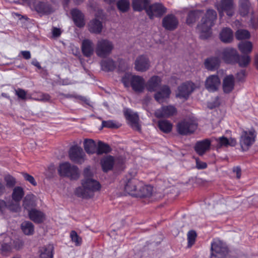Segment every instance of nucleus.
Listing matches in <instances>:
<instances>
[{
  "instance_id": "nucleus-41",
  "label": "nucleus",
  "mask_w": 258,
  "mask_h": 258,
  "mask_svg": "<svg viewBox=\"0 0 258 258\" xmlns=\"http://www.w3.org/2000/svg\"><path fill=\"white\" fill-rule=\"evenodd\" d=\"M1 237L5 238L1 245V249L2 251L8 252L11 251L12 248L11 243L9 242L11 241V238L9 236H7L5 234H2Z\"/></svg>"
},
{
  "instance_id": "nucleus-43",
  "label": "nucleus",
  "mask_w": 258,
  "mask_h": 258,
  "mask_svg": "<svg viewBox=\"0 0 258 258\" xmlns=\"http://www.w3.org/2000/svg\"><path fill=\"white\" fill-rule=\"evenodd\" d=\"M24 194L23 189L20 187H16L13 189L12 198L15 202H20Z\"/></svg>"
},
{
  "instance_id": "nucleus-4",
  "label": "nucleus",
  "mask_w": 258,
  "mask_h": 258,
  "mask_svg": "<svg viewBox=\"0 0 258 258\" xmlns=\"http://www.w3.org/2000/svg\"><path fill=\"white\" fill-rule=\"evenodd\" d=\"M113 48L112 42L107 39H101L97 42L95 52L98 56L105 58L111 53Z\"/></svg>"
},
{
  "instance_id": "nucleus-9",
  "label": "nucleus",
  "mask_w": 258,
  "mask_h": 258,
  "mask_svg": "<svg viewBox=\"0 0 258 258\" xmlns=\"http://www.w3.org/2000/svg\"><path fill=\"white\" fill-rule=\"evenodd\" d=\"M220 18L224 16V13L231 17L234 13V7L233 0H221L220 3L216 5Z\"/></svg>"
},
{
  "instance_id": "nucleus-25",
  "label": "nucleus",
  "mask_w": 258,
  "mask_h": 258,
  "mask_svg": "<svg viewBox=\"0 0 258 258\" xmlns=\"http://www.w3.org/2000/svg\"><path fill=\"white\" fill-rule=\"evenodd\" d=\"M71 14L76 25L78 27H83L85 25L84 16L82 13L77 9L72 10Z\"/></svg>"
},
{
  "instance_id": "nucleus-49",
  "label": "nucleus",
  "mask_w": 258,
  "mask_h": 258,
  "mask_svg": "<svg viewBox=\"0 0 258 258\" xmlns=\"http://www.w3.org/2000/svg\"><path fill=\"white\" fill-rule=\"evenodd\" d=\"M5 181L6 182L7 187L10 188L13 187L16 183L15 179L10 175H7L4 178Z\"/></svg>"
},
{
  "instance_id": "nucleus-36",
  "label": "nucleus",
  "mask_w": 258,
  "mask_h": 258,
  "mask_svg": "<svg viewBox=\"0 0 258 258\" xmlns=\"http://www.w3.org/2000/svg\"><path fill=\"white\" fill-rule=\"evenodd\" d=\"M158 126L159 129L165 133H168L172 130V124L168 120H161L158 122Z\"/></svg>"
},
{
  "instance_id": "nucleus-33",
  "label": "nucleus",
  "mask_w": 258,
  "mask_h": 258,
  "mask_svg": "<svg viewBox=\"0 0 258 258\" xmlns=\"http://www.w3.org/2000/svg\"><path fill=\"white\" fill-rule=\"evenodd\" d=\"M83 144L84 149L88 154H93L96 152L97 144L93 140L86 139Z\"/></svg>"
},
{
  "instance_id": "nucleus-57",
  "label": "nucleus",
  "mask_w": 258,
  "mask_h": 258,
  "mask_svg": "<svg viewBox=\"0 0 258 258\" xmlns=\"http://www.w3.org/2000/svg\"><path fill=\"white\" fill-rule=\"evenodd\" d=\"M50 96L49 94L46 93H42L39 96L35 99L36 100L43 102H46L50 100Z\"/></svg>"
},
{
  "instance_id": "nucleus-1",
  "label": "nucleus",
  "mask_w": 258,
  "mask_h": 258,
  "mask_svg": "<svg viewBox=\"0 0 258 258\" xmlns=\"http://www.w3.org/2000/svg\"><path fill=\"white\" fill-rule=\"evenodd\" d=\"M84 178L82 181V186L76 188V194L83 198H90L94 196V193L100 188L99 183L92 178V174L89 168H86L84 171Z\"/></svg>"
},
{
  "instance_id": "nucleus-18",
  "label": "nucleus",
  "mask_w": 258,
  "mask_h": 258,
  "mask_svg": "<svg viewBox=\"0 0 258 258\" xmlns=\"http://www.w3.org/2000/svg\"><path fill=\"white\" fill-rule=\"evenodd\" d=\"M161 84V79L157 76H152L145 84L147 90L149 92H155L159 89Z\"/></svg>"
},
{
  "instance_id": "nucleus-52",
  "label": "nucleus",
  "mask_w": 258,
  "mask_h": 258,
  "mask_svg": "<svg viewBox=\"0 0 258 258\" xmlns=\"http://www.w3.org/2000/svg\"><path fill=\"white\" fill-rule=\"evenodd\" d=\"M196 236V233L194 231L191 230L188 232L187 240L188 246H191L194 244Z\"/></svg>"
},
{
  "instance_id": "nucleus-17",
  "label": "nucleus",
  "mask_w": 258,
  "mask_h": 258,
  "mask_svg": "<svg viewBox=\"0 0 258 258\" xmlns=\"http://www.w3.org/2000/svg\"><path fill=\"white\" fill-rule=\"evenodd\" d=\"M124 115L126 119L129 121L133 128L137 130H140V125L139 124V116L136 113L133 112L130 109H126L124 111Z\"/></svg>"
},
{
  "instance_id": "nucleus-35",
  "label": "nucleus",
  "mask_w": 258,
  "mask_h": 258,
  "mask_svg": "<svg viewBox=\"0 0 258 258\" xmlns=\"http://www.w3.org/2000/svg\"><path fill=\"white\" fill-rule=\"evenodd\" d=\"M101 163L104 171L106 172L111 170L114 164L113 157L111 156H107L102 159Z\"/></svg>"
},
{
  "instance_id": "nucleus-32",
  "label": "nucleus",
  "mask_w": 258,
  "mask_h": 258,
  "mask_svg": "<svg viewBox=\"0 0 258 258\" xmlns=\"http://www.w3.org/2000/svg\"><path fill=\"white\" fill-rule=\"evenodd\" d=\"M152 191L153 188L151 186L145 185L144 183L142 182V186H140L138 187V190H137V194L136 197H149L151 195Z\"/></svg>"
},
{
  "instance_id": "nucleus-26",
  "label": "nucleus",
  "mask_w": 258,
  "mask_h": 258,
  "mask_svg": "<svg viewBox=\"0 0 258 258\" xmlns=\"http://www.w3.org/2000/svg\"><path fill=\"white\" fill-rule=\"evenodd\" d=\"M214 140L217 143V147L219 148L222 147H228V146L234 147L237 144L236 139L230 138L228 139L224 136L215 138Z\"/></svg>"
},
{
  "instance_id": "nucleus-40",
  "label": "nucleus",
  "mask_w": 258,
  "mask_h": 258,
  "mask_svg": "<svg viewBox=\"0 0 258 258\" xmlns=\"http://www.w3.org/2000/svg\"><path fill=\"white\" fill-rule=\"evenodd\" d=\"M101 66L102 70L106 72L111 71L115 68L114 62L110 59L102 61Z\"/></svg>"
},
{
  "instance_id": "nucleus-58",
  "label": "nucleus",
  "mask_w": 258,
  "mask_h": 258,
  "mask_svg": "<svg viewBox=\"0 0 258 258\" xmlns=\"http://www.w3.org/2000/svg\"><path fill=\"white\" fill-rule=\"evenodd\" d=\"M102 125L103 127L108 128H113L116 127L115 123L111 120L103 121L102 122Z\"/></svg>"
},
{
  "instance_id": "nucleus-13",
  "label": "nucleus",
  "mask_w": 258,
  "mask_h": 258,
  "mask_svg": "<svg viewBox=\"0 0 258 258\" xmlns=\"http://www.w3.org/2000/svg\"><path fill=\"white\" fill-rule=\"evenodd\" d=\"M146 12L151 19L160 17L166 12V8L161 3H155L146 9Z\"/></svg>"
},
{
  "instance_id": "nucleus-48",
  "label": "nucleus",
  "mask_w": 258,
  "mask_h": 258,
  "mask_svg": "<svg viewBox=\"0 0 258 258\" xmlns=\"http://www.w3.org/2000/svg\"><path fill=\"white\" fill-rule=\"evenodd\" d=\"M200 12L199 11H191L188 13L187 19L186 23L190 25L194 23L197 18V16L199 15Z\"/></svg>"
},
{
  "instance_id": "nucleus-24",
  "label": "nucleus",
  "mask_w": 258,
  "mask_h": 258,
  "mask_svg": "<svg viewBox=\"0 0 258 258\" xmlns=\"http://www.w3.org/2000/svg\"><path fill=\"white\" fill-rule=\"evenodd\" d=\"M235 81L232 75H229L225 77L223 81L222 87L224 93H229L234 89Z\"/></svg>"
},
{
  "instance_id": "nucleus-31",
  "label": "nucleus",
  "mask_w": 258,
  "mask_h": 258,
  "mask_svg": "<svg viewBox=\"0 0 258 258\" xmlns=\"http://www.w3.org/2000/svg\"><path fill=\"white\" fill-rule=\"evenodd\" d=\"M150 3V0H133L132 6L134 10L140 12L146 10Z\"/></svg>"
},
{
  "instance_id": "nucleus-12",
  "label": "nucleus",
  "mask_w": 258,
  "mask_h": 258,
  "mask_svg": "<svg viewBox=\"0 0 258 258\" xmlns=\"http://www.w3.org/2000/svg\"><path fill=\"white\" fill-rule=\"evenodd\" d=\"M195 88V85L192 82H185L178 87L176 96L178 98L186 99Z\"/></svg>"
},
{
  "instance_id": "nucleus-39",
  "label": "nucleus",
  "mask_w": 258,
  "mask_h": 258,
  "mask_svg": "<svg viewBox=\"0 0 258 258\" xmlns=\"http://www.w3.org/2000/svg\"><path fill=\"white\" fill-rule=\"evenodd\" d=\"M111 150L110 147L108 145L102 141H99L97 145L96 152L98 155L103 153H107Z\"/></svg>"
},
{
  "instance_id": "nucleus-46",
  "label": "nucleus",
  "mask_w": 258,
  "mask_h": 258,
  "mask_svg": "<svg viewBox=\"0 0 258 258\" xmlns=\"http://www.w3.org/2000/svg\"><path fill=\"white\" fill-rule=\"evenodd\" d=\"M235 36L238 40L248 39L250 37V33L247 30L239 29L236 32Z\"/></svg>"
},
{
  "instance_id": "nucleus-60",
  "label": "nucleus",
  "mask_w": 258,
  "mask_h": 258,
  "mask_svg": "<svg viewBox=\"0 0 258 258\" xmlns=\"http://www.w3.org/2000/svg\"><path fill=\"white\" fill-rule=\"evenodd\" d=\"M23 246V242L20 240L14 242V246L17 249L21 248Z\"/></svg>"
},
{
  "instance_id": "nucleus-3",
  "label": "nucleus",
  "mask_w": 258,
  "mask_h": 258,
  "mask_svg": "<svg viewBox=\"0 0 258 258\" xmlns=\"http://www.w3.org/2000/svg\"><path fill=\"white\" fill-rule=\"evenodd\" d=\"M256 133L253 127L241 128L239 135V144L241 150L246 151L254 143Z\"/></svg>"
},
{
  "instance_id": "nucleus-2",
  "label": "nucleus",
  "mask_w": 258,
  "mask_h": 258,
  "mask_svg": "<svg viewBox=\"0 0 258 258\" xmlns=\"http://www.w3.org/2000/svg\"><path fill=\"white\" fill-rule=\"evenodd\" d=\"M217 19V13L213 10H208L204 17L201 20V24L198 26V29L200 32V37L206 39L211 35V28L214 25Z\"/></svg>"
},
{
  "instance_id": "nucleus-51",
  "label": "nucleus",
  "mask_w": 258,
  "mask_h": 258,
  "mask_svg": "<svg viewBox=\"0 0 258 258\" xmlns=\"http://www.w3.org/2000/svg\"><path fill=\"white\" fill-rule=\"evenodd\" d=\"M238 63L241 67H245L247 66L250 61V58L248 55H243L240 57L238 56Z\"/></svg>"
},
{
  "instance_id": "nucleus-15",
  "label": "nucleus",
  "mask_w": 258,
  "mask_h": 258,
  "mask_svg": "<svg viewBox=\"0 0 258 258\" xmlns=\"http://www.w3.org/2000/svg\"><path fill=\"white\" fill-rule=\"evenodd\" d=\"M220 83V80L217 75H211L205 81V88L208 91L214 92L218 90Z\"/></svg>"
},
{
  "instance_id": "nucleus-50",
  "label": "nucleus",
  "mask_w": 258,
  "mask_h": 258,
  "mask_svg": "<svg viewBox=\"0 0 258 258\" xmlns=\"http://www.w3.org/2000/svg\"><path fill=\"white\" fill-rule=\"evenodd\" d=\"M7 208L13 212H18L20 211L21 207L19 202L14 201V202H11V203L7 204Z\"/></svg>"
},
{
  "instance_id": "nucleus-22",
  "label": "nucleus",
  "mask_w": 258,
  "mask_h": 258,
  "mask_svg": "<svg viewBox=\"0 0 258 258\" xmlns=\"http://www.w3.org/2000/svg\"><path fill=\"white\" fill-rule=\"evenodd\" d=\"M133 89L137 92H142L145 87L144 78L139 76H134L131 84Z\"/></svg>"
},
{
  "instance_id": "nucleus-37",
  "label": "nucleus",
  "mask_w": 258,
  "mask_h": 258,
  "mask_svg": "<svg viewBox=\"0 0 258 258\" xmlns=\"http://www.w3.org/2000/svg\"><path fill=\"white\" fill-rule=\"evenodd\" d=\"M34 7L35 10L39 13H49L52 11L49 5L43 2H38Z\"/></svg>"
},
{
  "instance_id": "nucleus-42",
  "label": "nucleus",
  "mask_w": 258,
  "mask_h": 258,
  "mask_svg": "<svg viewBox=\"0 0 258 258\" xmlns=\"http://www.w3.org/2000/svg\"><path fill=\"white\" fill-rule=\"evenodd\" d=\"M21 228L26 235H31L34 232V226L33 224L29 221H25L21 224Z\"/></svg>"
},
{
  "instance_id": "nucleus-30",
  "label": "nucleus",
  "mask_w": 258,
  "mask_h": 258,
  "mask_svg": "<svg viewBox=\"0 0 258 258\" xmlns=\"http://www.w3.org/2000/svg\"><path fill=\"white\" fill-rule=\"evenodd\" d=\"M233 38V32L230 28H223L220 33V39L224 43H230Z\"/></svg>"
},
{
  "instance_id": "nucleus-8",
  "label": "nucleus",
  "mask_w": 258,
  "mask_h": 258,
  "mask_svg": "<svg viewBox=\"0 0 258 258\" xmlns=\"http://www.w3.org/2000/svg\"><path fill=\"white\" fill-rule=\"evenodd\" d=\"M197 128V122L193 119H186L179 122L177 126V130L181 135L192 133Z\"/></svg>"
},
{
  "instance_id": "nucleus-11",
  "label": "nucleus",
  "mask_w": 258,
  "mask_h": 258,
  "mask_svg": "<svg viewBox=\"0 0 258 258\" xmlns=\"http://www.w3.org/2000/svg\"><path fill=\"white\" fill-rule=\"evenodd\" d=\"M70 159L77 163H82L85 160V154L83 149L77 146L72 147L69 151Z\"/></svg>"
},
{
  "instance_id": "nucleus-10",
  "label": "nucleus",
  "mask_w": 258,
  "mask_h": 258,
  "mask_svg": "<svg viewBox=\"0 0 258 258\" xmlns=\"http://www.w3.org/2000/svg\"><path fill=\"white\" fill-rule=\"evenodd\" d=\"M218 55L225 62L234 63L237 61L238 53L236 50L231 47L224 48Z\"/></svg>"
},
{
  "instance_id": "nucleus-14",
  "label": "nucleus",
  "mask_w": 258,
  "mask_h": 258,
  "mask_svg": "<svg viewBox=\"0 0 258 258\" xmlns=\"http://www.w3.org/2000/svg\"><path fill=\"white\" fill-rule=\"evenodd\" d=\"M150 62L149 58L144 55L138 56L135 61V69L136 71L144 72L149 69Z\"/></svg>"
},
{
  "instance_id": "nucleus-34",
  "label": "nucleus",
  "mask_w": 258,
  "mask_h": 258,
  "mask_svg": "<svg viewBox=\"0 0 258 258\" xmlns=\"http://www.w3.org/2000/svg\"><path fill=\"white\" fill-rule=\"evenodd\" d=\"M53 246L48 244L42 247L39 250L40 258H53Z\"/></svg>"
},
{
  "instance_id": "nucleus-28",
  "label": "nucleus",
  "mask_w": 258,
  "mask_h": 258,
  "mask_svg": "<svg viewBox=\"0 0 258 258\" xmlns=\"http://www.w3.org/2000/svg\"><path fill=\"white\" fill-rule=\"evenodd\" d=\"M30 219L35 223H40L42 222L45 218L43 212L36 209H32L29 212Z\"/></svg>"
},
{
  "instance_id": "nucleus-45",
  "label": "nucleus",
  "mask_w": 258,
  "mask_h": 258,
  "mask_svg": "<svg viewBox=\"0 0 258 258\" xmlns=\"http://www.w3.org/2000/svg\"><path fill=\"white\" fill-rule=\"evenodd\" d=\"M249 2L248 0H240V14L242 16H245L248 12Z\"/></svg>"
},
{
  "instance_id": "nucleus-56",
  "label": "nucleus",
  "mask_w": 258,
  "mask_h": 258,
  "mask_svg": "<svg viewBox=\"0 0 258 258\" xmlns=\"http://www.w3.org/2000/svg\"><path fill=\"white\" fill-rule=\"evenodd\" d=\"M22 174L26 180L29 181L33 185L35 186L37 185V182L32 176L26 173H23Z\"/></svg>"
},
{
  "instance_id": "nucleus-44",
  "label": "nucleus",
  "mask_w": 258,
  "mask_h": 258,
  "mask_svg": "<svg viewBox=\"0 0 258 258\" xmlns=\"http://www.w3.org/2000/svg\"><path fill=\"white\" fill-rule=\"evenodd\" d=\"M130 3L128 0H119L117 3V7L121 12L127 11L130 8Z\"/></svg>"
},
{
  "instance_id": "nucleus-23",
  "label": "nucleus",
  "mask_w": 258,
  "mask_h": 258,
  "mask_svg": "<svg viewBox=\"0 0 258 258\" xmlns=\"http://www.w3.org/2000/svg\"><path fill=\"white\" fill-rule=\"evenodd\" d=\"M81 49L84 56L90 57L93 54L94 52L93 41L88 39H84L82 42Z\"/></svg>"
},
{
  "instance_id": "nucleus-62",
  "label": "nucleus",
  "mask_w": 258,
  "mask_h": 258,
  "mask_svg": "<svg viewBox=\"0 0 258 258\" xmlns=\"http://www.w3.org/2000/svg\"><path fill=\"white\" fill-rule=\"evenodd\" d=\"M21 53L25 59H29L31 58V53L29 51H22Z\"/></svg>"
},
{
  "instance_id": "nucleus-29",
  "label": "nucleus",
  "mask_w": 258,
  "mask_h": 258,
  "mask_svg": "<svg viewBox=\"0 0 258 258\" xmlns=\"http://www.w3.org/2000/svg\"><path fill=\"white\" fill-rule=\"evenodd\" d=\"M102 22L96 18L91 21L88 26L89 31L95 34H100L102 31Z\"/></svg>"
},
{
  "instance_id": "nucleus-54",
  "label": "nucleus",
  "mask_w": 258,
  "mask_h": 258,
  "mask_svg": "<svg viewBox=\"0 0 258 258\" xmlns=\"http://www.w3.org/2000/svg\"><path fill=\"white\" fill-rule=\"evenodd\" d=\"M15 94L19 98L22 100H25L27 98V92L22 89H17L15 90Z\"/></svg>"
},
{
  "instance_id": "nucleus-61",
  "label": "nucleus",
  "mask_w": 258,
  "mask_h": 258,
  "mask_svg": "<svg viewBox=\"0 0 258 258\" xmlns=\"http://www.w3.org/2000/svg\"><path fill=\"white\" fill-rule=\"evenodd\" d=\"M8 188V187H7V186L5 185V183L0 182V196L6 192L7 188Z\"/></svg>"
},
{
  "instance_id": "nucleus-16",
  "label": "nucleus",
  "mask_w": 258,
  "mask_h": 258,
  "mask_svg": "<svg viewBox=\"0 0 258 258\" xmlns=\"http://www.w3.org/2000/svg\"><path fill=\"white\" fill-rule=\"evenodd\" d=\"M178 25L177 18L173 14L166 15L162 20V26L166 30L172 31L175 29Z\"/></svg>"
},
{
  "instance_id": "nucleus-53",
  "label": "nucleus",
  "mask_w": 258,
  "mask_h": 258,
  "mask_svg": "<svg viewBox=\"0 0 258 258\" xmlns=\"http://www.w3.org/2000/svg\"><path fill=\"white\" fill-rule=\"evenodd\" d=\"M134 76L131 74H126L122 78V82L124 84V86L127 87L132 83V78Z\"/></svg>"
},
{
  "instance_id": "nucleus-38",
  "label": "nucleus",
  "mask_w": 258,
  "mask_h": 258,
  "mask_svg": "<svg viewBox=\"0 0 258 258\" xmlns=\"http://www.w3.org/2000/svg\"><path fill=\"white\" fill-rule=\"evenodd\" d=\"M238 47L241 53L247 54L251 52L252 44L250 41L241 42L239 43Z\"/></svg>"
},
{
  "instance_id": "nucleus-59",
  "label": "nucleus",
  "mask_w": 258,
  "mask_h": 258,
  "mask_svg": "<svg viewBox=\"0 0 258 258\" xmlns=\"http://www.w3.org/2000/svg\"><path fill=\"white\" fill-rule=\"evenodd\" d=\"M196 167L198 169H205L207 167V164L205 162H201L199 160H197Z\"/></svg>"
},
{
  "instance_id": "nucleus-5",
  "label": "nucleus",
  "mask_w": 258,
  "mask_h": 258,
  "mask_svg": "<svg viewBox=\"0 0 258 258\" xmlns=\"http://www.w3.org/2000/svg\"><path fill=\"white\" fill-rule=\"evenodd\" d=\"M228 252L226 244L219 239H214L211 244V258H224Z\"/></svg>"
},
{
  "instance_id": "nucleus-27",
  "label": "nucleus",
  "mask_w": 258,
  "mask_h": 258,
  "mask_svg": "<svg viewBox=\"0 0 258 258\" xmlns=\"http://www.w3.org/2000/svg\"><path fill=\"white\" fill-rule=\"evenodd\" d=\"M221 58L218 57H211L207 58L204 62L205 68L210 71H215L220 66Z\"/></svg>"
},
{
  "instance_id": "nucleus-19",
  "label": "nucleus",
  "mask_w": 258,
  "mask_h": 258,
  "mask_svg": "<svg viewBox=\"0 0 258 258\" xmlns=\"http://www.w3.org/2000/svg\"><path fill=\"white\" fill-rule=\"evenodd\" d=\"M211 142L208 139L197 142L195 146L196 152L200 156L204 155L210 149Z\"/></svg>"
},
{
  "instance_id": "nucleus-6",
  "label": "nucleus",
  "mask_w": 258,
  "mask_h": 258,
  "mask_svg": "<svg viewBox=\"0 0 258 258\" xmlns=\"http://www.w3.org/2000/svg\"><path fill=\"white\" fill-rule=\"evenodd\" d=\"M58 172L61 176H68L72 179H77L79 176L78 168L75 165H72L69 162L60 164Z\"/></svg>"
},
{
  "instance_id": "nucleus-64",
  "label": "nucleus",
  "mask_w": 258,
  "mask_h": 258,
  "mask_svg": "<svg viewBox=\"0 0 258 258\" xmlns=\"http://www.w3.org/2000/svg\"><path fill=\"white\" fill-rule=\"evenodd\" d=\"M52 32L54 37H58L61 34L60 30L57 28H53Z\"/></svg>"
},
{
  "instance_id": "nucleus-7",
  "label": "nucleus",
  "mask_w": 258,
  "mask_h": 258,
  "mask_svg": "<svg viewBox=\"0 0 258 258\" xmlns=\"http://www.w3.org/2000/svg\"><path fill=\"white\" fill-rule=\"evenodd\" d=\"M123 189L126 194L136 197L138 187L142 186V182L135 178L126 177L123 180Z\"/></svg>"
},
{
  "instance_id": "nucleus-21",
  "label": "nucleus",
  "mask_w": 258,
  "mask_h": 258,
  "mask_svg": "<svg viewBox=\"0 0 258 258\" xmlns=\"http://www.w3.org/2000/svg\"><path fill=\"white\" fill-rule=\"evenodd\" d=\"M159 89H160V90L155 94L154 98L159 103H162L169 97L171 91L169 87L166 85Z\"/></svg>"
},
{
  "instance_id": "nucleus-20",
  "label": "nucleus",
  "mask_w": 258,
  "mask_h": 258,
  "mask_svg": "<svg viewBox=\"0 0 258 258\" xmlns=\"http://www.w3.org/2000/svg\"><path fill=\"white\" fill-rule=\"evenodd\" d=\"M176 112V108L171 105L165 106L155 111V115L157 117H168L173 115Z\"/></svg>"
},
{
  "instance_id": "nucleus-63",
  "label": "nucleus",
  "mask_w": 258,
  "mask_h": 258,
  "mask_svg": "<svg viewBox=\"0 0 258 258\" xmlns=\"http://www.w3.org/2000/svg\"><path fill=\"white\" fill-rule=\"evenodd\" d=\"M6 208L7 204L4 200H0V213H2Z\"/></svg>"
},
{
  "instance_id": "nucleus-55",
  "label": "nucleus",
  "mask_w": 258,
  "mask_h": 258,
  "mask_svg": "<svg viewBox=\"0 0 258 258\" xmlns=\"http://www.w3.org/2000/svg\"><path fill=\"white\" fill-rule=\"evenodd\" d=\"M34 196L32 195H27L25 198L23 203L24 206L25 208H26L27 207L29 206H33V199Z\"/></svg>"
},
{
  "instance_id": "nucleus-47",
  "label": "nucleus",
  "mask_w": 258,
  "mask_h": 258,
  "mask_svg": "<svg viewBox=\"0 0 258 258\" xmlns=\"http://www.w3.org/2000/svg\"><path fill=\"white\" fill-rule=\"evenodd\" d=\"M70 237L72 241L75 243V245L79 246L81 244L82 242V238L78 235L76 231H71Z\"/></svg>"
}]
</instances>
